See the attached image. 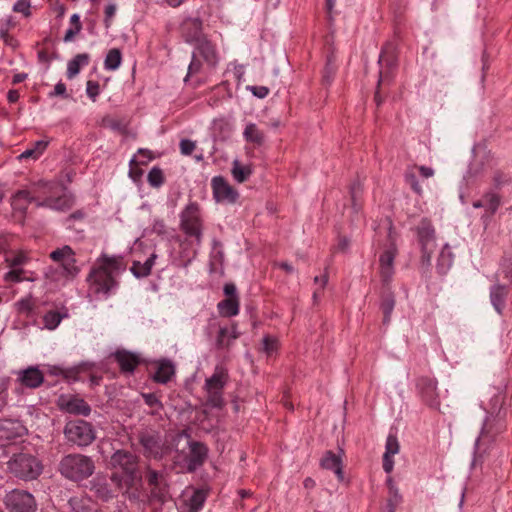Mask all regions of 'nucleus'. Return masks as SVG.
I'll list each match as a JSON object with an SVG mask.
<instances>
[{"mask_svg": "<svg viewBox=\"0 0 512 512\" xmlns=\"http://www.w3.org/2000/svg\"><path fill=\"white\" fill-rule=\"evenodd\" d=\"M43 189V194L46 192L49 193V195L43 199H41L38 195L32 196L31 192L28 190H19L12 197L11 205L13 209L24 213L31 202H35L37 207H45L57 211H65L72 207V196L67 194L60 185L44 184Z\"/></svg>", "mask_w": 512, "mask_h": 512, "instance_id": "1", "label": "nucleus"}, {"mask_svg": "<svg viewBox=\"0 0 512 512\" xmlns=\"http://www.w3.org/2000/svg\"><path fill=\"white\" fill-rule=\"evenodd\" d=\"M120 270V262L115 258L103 257L94 267L89 276L90 289L95 294L108 296L117 287L116 276Z\"/></svg>", "mask_w": 512, "mask_h": 512, "instance_id": "2", "label": "nucleus"}, {"mask_svg": "<svg viewBox=\"0 0 512 512\" xmlns=\"http://www.w3.org/2000/svg\"><path fill=\"white\" fill-rule=\"evenodd\" d=\"M58 470L64 478L73 482H80L94 473L95 464L89 456L72 453L62 457Z\"/></svg>", "mask_w": 512, "mask_h": 512, "instance_id": "3", "label": "nucleus"}, {"mask_svg": "<svg viewBox=\"0 0 512 512\" xmlns=\"http://www.w3.org/2000/svg\"><path fill=\"white\" fill-rule=\"evenodd\" d=\"M110 481L130 502L139 503L141 501L142 476L139 470L127 474L113 471Z\"/></svg>", "mask_w": 512, "mask_h": 512, "instance_id": "4", "label": "nucleus"}, {"mask_svg": "<svg viewBox=\"0 0 512 512\" xmlns=\"http://www.w3.org/2000/svg\"><path fill=\"white\" fill-rule=\"evenodd\" d=\"M8 470L15 477L23 480L36 479L42 472V464L31 454H14L7 462Z\"/></svg>", "mask_w": 512, "mask_h": 512, "instance_id": "5", "label": "nucleus"}, {"mask_svg": "<svg viewBox=\"0 0 512 512\" xmlns=\"http://www.w3.org/2000/svg\"><path fill=\"white\" fill-rule=\"evenodd\" d=\"M180 228L188 236L195 238L197 244L202 241V218L199 204L189 203L180 214Z\"/></svg>", "mask_w": 512, "mask_h": 512, "instance_id": "6", "label": "nucleus"}, {"mask_svg": "<svg viewBox=\"0 0 512 512\" xmlns=\"http://www.w3.org/2000/svg\"><path fill=\"white\" fill-rule=\"evenodd\" d=\"M64 435L68 442L80 447L90 445L96 438L93 426L84 420L68 421L64 427Z\"/></svg>", "mask_w": 512, "mask_h": 512, "instance_id": "7", "label": "nucleus"}, {"mask_svg": "<svg viewBox=\"0 0 512 512\" xmlns=\"http://www.w3.org/2000/svg\"><path fill=\"white\" fill-rule=\"evenodd\" d=\"M379 78L377 83V90L375 93V100L379 105L381 103L380 89L382 86L389 85L396 73L397 61L391 47H386L382 50L379 60Z\"/></svg>", "mask_w": 512, "mask_h": 512, "instance_id": "8", "label": "nucleus"}, {"mask_svg": "<svg viewBox=\"0 0 512 512\" xmlns=\"http://www.w3.org/2000/svg\"><path fill=\"white\" fill-rule=\"evenodd\" d=\"M5 506L9 512H36L34 496L24 490H12L5 496Z\"/></svg>", "mask_w": 512, "mask_h": 512, "instance_id": "9", "label": "nucleus"}, {"mask_svg": "<svg viewBox=\"0 0 512 512\" xmlns=\"http://www.w3.org/2000/svg\"><path fill=\"white\" fill-rule=\"evenodd\" d=\"M416 389L423 402L434 409L440 407V398L437 381L428 376L419 377L416 381Z\"/></svg>", "mask_w": 512, "mask_h": 512, "instance_id": "10", "label": "nucleus"}, {"mask_svg": "<svg viewBox=\"0 0 512 512\" xmlns=\"http://www.w3.org/2000/svg\"><path fill=\"white\" fill-rule=\"evenodd\" d=\"M50 258L61 265L63 273L66 276L75 277L79 273V268L76 265L75 252L70 246L64 245L52 251Z\"/></svg>", "mask_w": 512, "mask_h": 512, "instance_id": "11", "label": "nucleus"}, {"mask_svg": "<svg viewBox=\"0 0 512 512\" xmlns=\"http://www.w3.org/2000/svg\"><path fill=\"white\" fill-rule=\"evenodd\" d=\"M110 467L120 474H127L139 470L138 457L127 450H117L110 457Z\"/></svg>", "mask_w": 512, "mask_h": 512, "instance_id": "12", "label": "nucleus"}, {"mask_svg": "<svg viewBox=\"0 0 512 512\" xmlns=\"http://www.w3.org/2000/svg\"><path fill=\"white\" fill-rule=\"evenodd\" d=\"M146 480L151 488V498L164 502L168 496V485L164 473L147 468Z\"/></svg>", "mask_w": 512, "mask_h": 512, "instance_id": "13", "label": "nucleus"}, {"mask_svg": "<svg viewBox=\"0 0 512 512\" xmlns=\"http://www.w3.org/2000/svg\"><path fill=\"white\" fill-rule=\"evenodd\" d=\"M390 245L389 247L380 255L379 263H380V275L383 284L388 285L392 277L394 275V259L397 254V248L394 243V239L392 237V233H389Z\"/></svg>", "mask_w": 512, "mask_h": 512, "instance_id": "14", "label": "nucleus"}, {"mask_svg": "<svg viewBox=\"0 0 512 512\" xmlns=\"http://www.w3.org/2000/svg\"><path fill=\"white\" fill-rule=\"evenodd\" d=\"M57 404L59 409L65 413L81 416H88L91 413L90 405L75 395H61Z\"/></svg>", "mask_w": 512, "mask_h": 512, "instance_id": "15", "label": "nucleus"}, {"mask_svg": "<svg viewBox=\"0 0 512 512\" xmlns=\"http://www.w3.org/2000/svg\"><path fill=\"white\" fill-rule=\"evenodd\" d=\"M417 233L422 248V258L425 261H429L435 239V230L431 221L422 219L417 227Z\"/></svg>", "mask_w": 512, "mask_h": 512, "instance_id": "16", "label": "nucleus"}, {"mask_svg": "<svg viewBox=\"0 0 512 512\" xmlns=\"http://www.w3.org/2000/svg\"><path fill=\"white\" fill-rule=\"evenodd\" d=\"M91 491L101 501L107 502L116 497V487L113 488V483L107 476L97 474L90 482Z\"/></svg>", "mask_w": 512, "mask_h": 512, "instance_id": "17", "label": "nucleus"}, {"mask_svg": "<svg viewBox=\"0 0 512 512\" xmlns=\"http://www.w3.org/2000/svg\"><path fill=\"white\" fill-rule=\"evenodd\" d=\"M213 195L217 202H236L238 192L221 176L212 179Z\"/></svg>", "mask_w": 512, "mask_h": 512, "instance_id": "18", "label": "nucleus"}, {"mask_svg": "<svg viewBox=\"0 0 512 512\" xmlns=\"http://www.w3.org/2000/svg\"><path fill=\"white\" fill-rule=\"evenodd\" d=\"M193 54L207 66V72H213L218 64V55L215 46L209 41H201Z\"/></svg>", "mask_w": 512, "mask_h": 512, "instance_id": "19", "label": "nucleus"}, {"mask_svg": "<svg viewBox=\"0 0 512 512\" xmlns=\"http://www.w3.org/2000/svg\"><path fill=\"white\" fill-rule=\"evenodd\" d=\"M240 336L236 324L219 326L215 339V347L218 350H229L233 342Z\"/></svg>", "mask_w": 512, "mask_h": 512, "instance_id": "20", "label": "nucleus"}, {"mask_svg": "<svg viewBox=\"0 0 512 512\" xmlns=\"http://www.w3.org/2000/svg\"><path fill=\"white\" fill-rule=\"evenodd\" d=\"M189 450L187 468L188 471L193 472L206 460L208 448L201 442L192 441L189 443Z\"/></svg>", "mask_w": 512, "mask_h": 512, "instance_id": "21", "label": "nucleus"}, {"mask_svg": "<svg viewBox=\"0 0 512 512\" xmlns=\"http://www.w3.org/2000/svg\"><path fill=\"white\" fill-rule=\"evenodd\" d=\"M17 375L21 385L30 389L38 388L44 382V374L35 366L20 370Z\"/></svg>", "mask_w": 512, "mask_h": 512, "instance_id": "22", "label": "nucleus"}, {"mask_svg": "<svg viewBox=\"0 0 512 512\" xmlns=\"http://www.w3.org/2000/svg\"><path fill=\"white\" fill-rule=\"evenodd\" d=\"M400 451V444L395 433L390 432L386 439L385 452L383 455V469L386 473H391L394 468L392 457Z\"/></svg>", "mask_w": 512, "mask_h": 512, "instance_id": "23", "label": "nucleus"}, {"mask_svg": "<svg viewBox=\"0 0 512 512\" xmlns=\"http://www.w3.org/2000/svg\"><path fill=\"white\" fill-rule=\"evenodd\" d=\"M139 442L147 456L158 457L161 454V440L158 434L146 431L139 435Z\"/></svg>", "mask_w": 512, "mask_h": 512, "instance_id": "24", "label": "nucleus"}, {"mask_svg": "<svg viewBox=\"0 0 512 512\" xmlns=\"http://www.w3.org/2000/svg\"><path fill=\"white\" fill-rule=\"evenodd\" d=\"M114 358L124 373H132L140 364L138 355L126 350H118L114 353Z\"/></svg>", "mask_w": 512, "mask_h": 512, "instance_id": "25", "label": "nucleus"}, {"mask_svg": "<svg viewBox=\"0 0 512 512\" xmlns=\"http://www.w3.org/2000/svg\"><path fill=\"white\" fill-rule=\"evenodd\" d=\"M175 375V365L171 360L162 359L156 363V371L153 380L160 384L168 383Z\"/></svg>", "mask_w": 512, "mask_h": 512, "instance_id": "26", "label": "nucleus"}, {"mask_svg": "<svg viewBox=\"0 0 512 512\" xmlns=\"http://www.w3.org/2000/svg\"><path fill=\"white\" fill-rule=\"evenodd\" d=\"M508 293V288L501 284H495L490 289L491 303L499 314H502L505 309Z\"/></svg>", "mask_w": 512, "mask_h": 512, "instance_id": "27", "label": "nucleus"}, {"mask_svg": "<svg viewBox=\"0 0 512 512\" xmlns=\"http://www.w3.org/2000/svg\"><path fill=\"white\" fill-rule=\"evenodd\" d=\"M227 381V371L217 367L212 376L206 379L204 389L224 391Z\"/></svg>", "mask_w": 512, "mask_h": 512, "instance_id": "28", "label": "nucleus"}, {"mask_svg": "<svg viewBox=\"0 0 512 512\" xmlns=\"http://www.w3.org/2000/svg\"><path fill=\"white\" fill-rule=\"evenodd\" d=\"M321 466L324 469L334 471V473L340 480L343 479L342 460L340 456L336 455L332 451H327L324 454L321 460Z\"/></svg>", "mask_w": 512, "mask_h": 512, "instance_id": "29", "label": "nucleus"}, {"mask_svg": "<svg viewBox=\"0 0 512 512\" xmlns=\"http://www.w3.org/2000/svg\"><path fill=\"white\" fill-rule=\"evenodd\" d=\"M37 276L33 272H27L23 268H10L3 276L6 283H19L23 281H35Z\"/></svg>", "mask_w": 512, "mask_h": 512, "instance_id": "30", "label": "nucleus"}, {"mask_svg": "<svg viewBox=\"0 0 512 512\" xmlns=\"http://www.w3.org/2000/svg\"><path fill=\"white\" fill-rule=\"evenodd\" d=\"M211 73L212 72H207L206 64L194 54H192V60L188 67V73L184 80L187 81L189 77L199 75V81L204 82Z\"/></svg>", "mask_w": 512, "mask_h": 512, "instance_id": "31", "label": "nucleus"}, {"mask_svg": "<svg viewBox=\"0 0 512 512\" xmlns=\"http://www.w3.org/2000/svg\"><path fill=\"white\" fill-rule=\"evenodd\" d=\"M217 308L222 316L231 317L237 315L239 313L238 297H229L220 301Z\"/></svg>", "mask_w": 512, "mask_h": 512, "instance_id": "32", "label": "nucleus"}, {"mask_svg": "<svg viewBox=\"0 0 512 512\" xmlns=\"http://www.w3.org/2000/svg\"><path fill=\"white\" fill-rule=\"evenodd\" d=\"M48 146V141L46 140H38L34 142L31 147H28L25 151H23L18 158L20 160L25 159H38L46 150Z\"/></svg>", "mask_w": 512, "mask_h": 512, "instance_id": "33", "label": "nucleus"}, {"mask_svg": "<svg viewBox=\"0 0 512 512\" xmlns=\"http://www.w3.org/2000/svg\"><path fill=\"white\" fill-rule=\"evenodd\" d=\"M395 306L394 294L387 289L382 295L381 309L383 312V323L388 324Z\"/></svg>", "mask_w": 512, "mask_h": 512, "instance_id": "34", "label": "nucleus"}, {"mask_svg": "<svg viewBox=\"0 0 512 512\" xmlns=\"http://www.w3.org/2000/svg\"><path fill=\"white\" fill-rule=\"evenodd\" d=\"M232 176L238 183L248 180L252 174V169L248 165H242L238 160H234L231 169Z\"/></svg>", "mask_w": 512, "mask_h": 512, "instance_id": "35", "label": "nucleus"}, {"mask_svg": "<svg viewBox=\"0 0 512 512\" xmlns=\"http://www.w3.org/2000/svg\"><path fill=\"white\" fill-rule=\"evenodd\" d=\"M22 429V427L11 420H4L0 422V438L3 439H12L20 435L18 430Z\"/></svg>", "mask_w": 512, "mask_h": 512, "instance_id": "36", "label": "nucleus"}, {"mask_svg": "<svg viewBox=\"0 0 512 512\" xmlns=\"http://www.w3.org/2000/svg\"><path fill=\"white\" fill-rule=\"evenodd\" d=\"M246 141L261 145L264 142V133L254 123L246 125L243 132Z\"/></svg>", "mask_w": 512, "mask_h": 512, "instance_id": "37", "label": "nucleus"}, {"mask_svg": "<svg viewBox=\"0 0 512 512\" xmlns=\"http://www.w3.org/2000/svg\"><path fill=\"white\" fill-rule=\"evenodd\" d=\"M122 61L121 51L117 48H113L108 51L104 60V67L106 70H116Z\"/></svg>", "mask_w": 512, "mask_h": 512, "instance_id": "38", "label": "nucleus"}, {"mask_svg": "<svg viewBox=\"0 0 512 512\" xmlns=\"http://www.w3.org/2000/svg\"><path fill=\"white\" fill-rule=\"evenodd\" d=\"M453 262V255L446 245L440 252L437 269L440 273L444 274L450 268Z\"/></svg>", "mask_w": 512, "mask_h": 512, "instance_id": "39", "label": "nucleus"}, {"mask_svg": "<svg viewBox=\"0 0 512 512\" xmlns=\"http://www.w3.org/2000/svg\"><path fill=\"white\" fill-rule=\"evenodd\" d=\"M16 310L20 314L30 315L36 306L32 295H28L15 303Z\"/></svg>", "mask_w": 512, "mask_h": 512, "instance_id": "40", "label": "nucleus"}, {"mask_svg": "<svg viewBox=\"0 0 512 512\" xmlns=\"http://www.w3.org/2000/svg\"><path fill=\"white\" fill-rule=\"evenodd\" d=\"M207 404L213 408H222L225 405L223 391L205 389Z\"/></svg>", "mask_w": 512, "mask_h": 512, "instance_id": "41", "label": "nucleus"}, {"mask_svg": "<svg viewBox=\"0 0 512 512\" xmlns=\"http://www.w3.org/2000/svg\"><path fill=\"white\" fill-rule=\"evenodd\" d=\"M206 500V493L203 490H196L189 499V511L198 512Z\"/></svg>", "mask_w": 512, "mask_h": 512, "instance_id": "42", "label": "nucleus"}, {"mask_svg": "<svg viewBox=\"0 0 512 512\" xmlns=\"http://www.w3.org/2000/svg\"><path fill=\"white\" fill-rule=\"evenodd\" d=\"M484 203L486 211L493 215L500 206V196L494 192H488L484 194Z\"/></svg>", "mask_w": 512, "mask_h": 512, "instance_id": "43", "label": "nucleus"}, {"mask_svg": "<svg viewBox=\"0 0 512 512\" xmlns=\"http://www.w3.org/2000/svg\"><path fill=\"white\" fill-rule=\"evenodd\" d=\"M402 502V496L396 487V485H391V492L389 493V498L387 499V512H396V508Z\"/></svg>", "mask_w": 512, "mask_h": 512, "instance_id": "44", "label": "nucleus"}, {"mask_svg": "<svg viewBox=\"0 0 512 512\" xmlns=\"http://www.w3.org/2000/svg\"><path fill=\"white\" fill-rule=\"evenodd\" d=\"M414 170H415L414 166L409 167L406 170L405 175H404L405 181L416 194L422 195L423 190L417 180V176H416V173Z\"/></svg>", "mask_w": 512, "mask_h": 512, "instance_id": "45", "label": "nucleus"}, {"mask_svg": "<svg viewBox=\"0 0 512 512\" xmlns=\"http://www.w3.org/2000/svg\"><path fill=\"white\" fill-rule=\"evenodd\" d=\"M29 258L26 253L18 252L14 256H6L5 262L9 268H22L21 266L28 262Z\"/></svg>", "mask_w": 512, "mask_h": 512, "instance_id": "46", "label": "nucleus"}, {"mask_svg": "<svg viewBox=\"0 0 512 512\" xmlns=\"http://www.w3.org/2000/svg\"><path fill=\"white\" fill-rule=\"evenodd\" d=\"M147 180L152 187H160L164 183L163 171L158 167H153L148 173Z\"/></svg>", "mask_w": 512, "mask_h": 512, "instance_id": "47", "label": "nucleus"}, {"mask_svg": "<svg viewBox=\"0 0 512 512\" xmlns=\"http://www.w3.org/2000/svg\"><path fill=\"white\" fill-rule=\"evenodd\" d=\"M336 74V66L331 57L327 59V63L323 70L322 81L325 85H330Z\"/></svg>", "mask_w": 512, "mask_h": 512, "instance_id": "48", "label": "nucleus"}, {"mask_svg": "<svg viewBox=\"0 0 512 512\" xmlns=\"http://www.w3.org/2000/svg\"><path fill=\"white\" fill-rule=\"evenodd\" d=\"M61 319L62 316L60 313L56 311H49L44 315L43 321L46 328L53 330L60 324Z\"/></svg>", "mask_w": 512, "mask_h": 512, "instance_id": "49", "label": "nucleus"}, {"mask_svg": "<svg viewBox=\"0 0 512 512\" xmlns=\"http://www.w3.org/2000/svg\"><path fill=\"white\" fill-rule=\"evenodd\" d=\"M87 502V499L75 496L69 499L68 504L74 512H88Z\"/></svg>", "mask_w": 512, "mask_h": 512, "instance_id": "50", "label": "nucleus"}, {"mask_svg": "<svg viewBox=\"0 0 512 512\" xmlns=\"http://www.w3.org/2000/svg\"><path fill=\"white\" fill-rule=\"evenodd\" d=\"M142 398L146 405L159 412L163 409V404L155 393H142Z\"/></svg>", "mask_w": 512, "mask_h": 512, "instance_id": "51", "label": "nucleus"}, {"mask_svg": "<svg viewBox=\"0 0 512 512\" xmlns=\"http://www.w3.org/2000/svg\"><path fill=\"white\" fill-rule=\"evenodd\" d=\"M362 185L359 181H355L350 186V195L353 209L358 212L361 209V205L357 203L358 197L361 195Z\"/></svg>", "mask_w": 512, "mask_h": 512, "instance_id": "52", "label": "nucleus"}, {"mask_svg": "<svg viewBox=\"0 0 512 512\" xmlns=\"http://www.w3.org/2000/svg\"><path fill=\"white\" fill-rule=\"evenodd\" d=\"M262 350L267 355H271L278 349V340L272 336L266 335L262 340Z\"/></svg>", "mask_w": 512, "mask_h": 512, "instance_id": "53", "label": "nucleus"}, {"mask_svg": "<svg viewBox=\"0 0 512 512\" xmlns=\"http://www.w3.org/2000/svg\"><path fill=\"white\" fill-rule=\"evenodd\" d=\"M0 38L3 40L6 46L11 47L12 49H17L19 47L18 40L9 34L8 27L0 28Z\"/></svg>", "mask_w": 512, "mask_h": 512, "instance_id": "54", "label": "nucleus"}, {"mask_svg": "<svg viewBox=\"0 0 512 512\" xmlns=\"http://www.w3.org/2000/svg\"><path fill=\"white\" fill-rule=\"evenodd\" d=\"M130 270L137 278L147 277L151 273L144 263L138 261L133 262Z\"/></svg>", "mask_w": 512, "mask_h": 512, "instance_id": "55", "label": "nucleus"}, {"mask_svg": "<svg viewBox=\"0 0 512 512\" xmlns=\"http://www.w3.org/2000/svg\"><path fill=\"white\" fill-rule=\"evenodd\" d=\"M179 147L182 155L189 156L196 149V142L190 139H182L179 143Z\"/></svg>", "mask_w": 512, "mask_h": 512, "instance_id": "56", "label": "nucleus"}, {"mask_svg": "<svg viewBox=\"0 0 512 512\" xmlns=\"http://www.w3.org/2000/svg\"><path fill=\"white\" fill-rule=\"evenodd\" d=\"M30 7V0H18L13 6V11L22 13L24 16L28 17L31 14Z\"/></svg>", "mask_w": 512, "mask_h": 512, "instance_id": "57", "label": "nucleus"}, {"mask_svg": "<svg viewBox=\"0 0 512 512\" xmlns=\"http://www.w3.org/2000/svg\"><path fill=\"white\" fill-rule=\"evenodd\" d=\"M86 92L92 101H95L100 92L99 83L96 81L89 80L87 82Z\"/></svg>", "mask_w": 512, "mask_h": 512, "instance_id": "58", "label": "nucleus"}, {"mask_svg": "<svg viewBox=\"0 0 512 512\" xmlns=\"http://www.w3.org/2000/svg\"><path fill=\"white\" fill-rule=\"evenodd\" d=\"M81 66L79 63L73 58L68 62L67 65V77L69 79L74 78L80 72Z\"/></svg>", "mask_w": 512, "mask_h": 512, "instance_id": "59", "label": "nucleus"}, {"mask_svg": "<svg viewBox=\"0 0 512 512\" xmlns=\"http://www.w3.org/2000/svg\"><path fill=\"white\" fill-rule=\"evenodd\" d=\"M248 90L257 98L263 99L269 94V89L265 86H249Z\"/></svg>", "mask_w": 512, "mask_h": 512, "instance_id": "60", "label": "nucleus"}, {"mask_svg": "<svg viewBox=\"0 0 512 512\" xmlns=\"http://www.w3.org/2000/svg\"><path fill=\"white\" fill-rule=\"evenodd\" d=\"M117 7L115 3H110L105 7V25L106 27L110 26V21L114 17L116 13Z\"/></svg>", "mask_w": 512, "mask_h": 512, "instance_id": "61", "label": "nucleus"}, {"mask_svg": "<svg viewBox=\"0 0 512 512\" xmlns=\"http://www.w3.org/2000/svg\"><path fill=\"white\" fill-rule=\"evenodd\" d=\"M152 231L158 235L166 234V225L162 219H155L152 225Z\"/></svg>", "mask_w": 512, "mask_h": 512, "instance_id": "62", "label": "nucleus"}, {"mask_svg": "<svg viewBox=\"0 0 512 512\" xmlns=\"http://www.w3.org/2000/svg\"><path fill=\"white\" fill-rule=\"evenodd\" d=\"M79 369L77 367L65 368L62 377L68 381H76Z\"/></svg>", "mask_w": 512, "mask_h": 512, "instance_id": "63", "label": "nucleus"}, {"mask_svg": "<svg viewBox=\"0 0 512 512\" xmlns=\"http://www.w3.org/2000/svg\"><path fill=\"white\" fill-rule=\"evenodd\" d=\"M414 168L419 171V174L423 178H430L434 175V170L431 167H427V166H423V165H421V166L414 165Z\"/></svg>", "mask_w": 512, "mask_h": 512, "instance_id": "64", "label": "nucleus"}]
</instances>
